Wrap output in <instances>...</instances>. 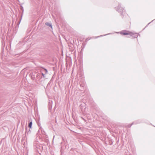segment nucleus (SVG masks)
I'll use <instances>...</instances> for the list:
<instances>
[{
  "mask_svg": "<svg viewBox=\"0 0 155 155\" xmlns=\"http://www.w3.org/2000/svg\"><path fill=\"white\" fill-rule=\"evenodd\" d=\"M32 125V122L31 121L30 122L28 125L29 127L31 128V126Z\"/></svg>",
  "mask_w": 155,
  "mask_h": 155,
  "instance_id": "2",
  "label": "nucleus"
},
{
  "mask_svg": "<svg viewBox=\"0 0 155 155\" xmlns=\"http://www.w3.org/2000/svg\"><path fill=\"white\" fill-rule=\"evenodd\" d=\"M129 34L128 33H123V34L124 35H128V34Z\"/></svg>",
  "mask_w": 155,
  "mask_h": 155,
  "instance_id": "3",
  "label": "nucleus"
},
{
  "mask_svg": "<svg viewBox=\"0 0 155 155\" xmlns=\"http://www.w3.org/2000/svg\"><path fill=\"white\" fill-rule=\"evenodd\" d=\"M45 25L47 26L51 27V28H52V26L51 24H50L48 22H46L45 23Z\"/></svg>",
  "mask_w": 155,
  "mask_h": 155,
  "instance_id": "1",
  "label": "nucleus"
},
{
  "mask_svg": "<svg viewBox=\"0 0 155 155\" xmlns=\"http://www.w3.org/2000/svg\"><path fill=\"white\" fill-rule=\"evenodd\" d=\"M42 75H43V77H45V75L43 73H42Z\"/></svg>",
  "mask_w": 155,
  "mask_h": 155,
  "instance_id": "5",
  "label": "nucleus"
},
{
  "mask_svg": "<svg viewBox=\"0 0 155 155\" xmlns=\"http://www.w3.org/2000/svg\"><path fill=\"white\" fill-rule=\"evenodd\" d=\"M45 71L46 73H47L48 72L47 70L46 69H45Z\"/></svg>",
  "mask_w": 155,
  "mask_h": 155,
  "instance_id": "4",
  "label": "nucleus"
}]
</instances>
